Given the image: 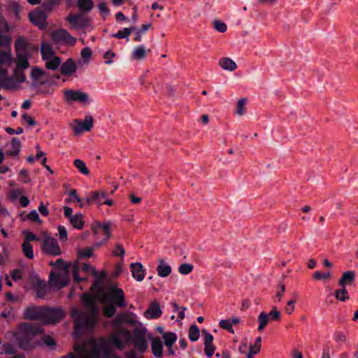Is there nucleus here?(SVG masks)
Returning <instances> with one entry per match:
<instances>
[{
	"instance_id": "1",
	"label": "nucleus",
	"mask_w": 358,
	"mask_h": 358,
	"mask_svg": "<svg viewBox=\"0 0 358 358\" xmlns=\"http://www.w3.org/2000/svg\"><path fill=\"white\" fill-rule=\"evenodd\" d=\"M137 322L136 316L134 313H124L117 315L113 321V327L115 329L110 338L106 340L102 338L98 341L91 339L85 342L82 346L74 345L76 355L70 352L62 358H100L101 356H114L110 350V346L122 349L131 338L130 332L120 327L122 324H128L131 326Z\"/></svg>"
},
{
	"instance_id": "2",
	"label": "nucleus",
	"mask_w": 358,
	"mask_h": 358,
	"mask_svg": "<svg viewBox=\"0 0 358 358\" xmlns=\"http://www.w3.org/2000/svg\"><path fill=\"white\" fill-rule=\"evenodd\" d=\"M82 299L85 306V311L79 313L76 308L71 311V316L75 318L76 336H78L81 331L93 327L98 321L99 308L96 306L94 296L89 294H84L82 296Z\"/></svg>"
},
{
	"instance_id": "3",
	"label": "nucleus",
	"mask_w": 358,
	"mask_h": 358,
	"mask_svg": "<svg viewBox=\"0 0 358 358\" xmlns=\"http://www.w3.org/2000/svg\"><path fill=\"white\" fill-rule=\"evenodd\" d=\"M42 331L43 329L37 324L22 323L19 325L17 331L14 333L15 341L21 349L30 350L35 345L33 341L34 336Z\"/></svg>"
},
{
	"instance_id": "4",
	"label": "nucleus",
	"mask_w": 358,
	"mask_h": 358,
	"mask_svg": "<svg viewBox=\"0 0 358 358\" xmlns=\"http://www.w3.org/2000/svg\"><path fill=\"white\" fill-rule=\"evenodd\" d=\"M16 51V67L13 70V78L18 83L26 81L24 70L29 66V62L27 56L26 43L22 38H19L15 43Z\"/></svg>"
},
{
	"instance_id": "5",
	"label": "nucleus",
	"mask_w": 358,
	"mask_h": 358,
	"mask_svg": "<svg viewBox=\"0 0 358 358\" xmlns=\"http://www.w3.org/2000/svg\"><path fill=\"white\" fill-rule=\"evenodd\" d=\"M50 265L55 266V271L51 272L50 275L51 283L59 289L66 286L69 281L71 264L58 259L55 263H50Z\"/></svg>"
},
{
	"instance_id": "6",
	"label": "nucleus",
	"mask_w": 358,
	"mask_h": 358,
	"mask_svg": "<svg viewBox=\"0 0 358 358\" xmlns=\"http://www.w3.org/2000/svg\"><path fill=\"white\" fill-rule=\"evenodd\" d=\"M98 298L102 303H112L118 307L127 306L123 290L115 285L110 286L106 292H100L98 294Z\"/></svg>"
},
{
	"instance_id": "7",
	"label": "nucleus",
	"mask_w": 358,
	"mask_h": 358,
	"mask_svg": "<svg viewBox=\"0 0 358 358\" xmlns=\"http://www.w3.org/2000/svg\"><path fill=\"white\" fill-rule=\"evenodd\" d=\"M64 97L69 103L78 102L82 106H87L90 103L89 94L80 90H65L64 91Z\"/></svg>"
},
{
	"instance_id": "8",
	"label": "nucleus",
	"mask_w": 358,
	"mask_h": 358,
	"mask_svg": "<svg viewBox=\"0 0 358 358\" xmlns=\"http://www.w3.org/2000/svg\"><path fill=\"white\" fill-rule=\"evenodd\" d=\"M51 41L55 44L73 46L76 38L71 36L65 29H58L50 34Z\"/></svg>"
},
{
	"instance_id": "9",
	"label": "nucleus",
	"mask_w": 358,
	"mask_h": 358,
	"mask_svg": "<svg viewBox=\"0 0 358 358\" xmlns=\"http://www.w3.org/2000/svg\"><path fill=\"white\" fill-rule=\"evenodd\" d=\"M41 241L42 250L43 252L52 256L61 255V249L57 241L54 238L44 232Z\"/></svg>"
},
{
	"instance_id": "10",
	"label": "nucleus",
	"mask_w": 358,
	"mask_h": 358,
	"mask_svg": "<svg viewBox=\"0 0 358 358\" xmlns=\"http://www.w3.org/2000/svg\"><path fill=\"white\" fill-rule=\"evenodd\" d=\"M94 119L91 115L85 116L83 121L80 120H73L70 124L76 136L80 135L85 131H89L93 127Z\"/></svg>"
},
{
	"instance_id": "11",
	"label": "nucleus",
	"mask_w": 358,
	"mask_h": 358,
	"mask_svg": "<svg viewBox=\"0 0 358 358\" xmlns=\"http://www.w3.org/2000/svg\"><path fill=\"white\" fill-rule=\"evenodd\" d=\"M64 317V313L60 309H51L45 308L42 322L45 324L56 323Z\"/></svg>"
},
{
	"instance_id": "12",
	"label": "nucleus",
	"mask_w": 358,
	"mask_h": 358,
	"mask_svg": "<svg viewBox=\"0 0 358 358\" xmlns=\"http://www.w3.org/2000/svg\"><path fill=\"white\" fill-rule=\"evenodd\" d=\"M44 311H45V307L29 306L24 310L23 316L27 320H40L42 322Z\"/></svg>"
},
{
	"instance_id": "13",
	"label": "nucleus",
	"mask_w": 358,
	"mask_h": 358,
	"mask_svg": "<svg viewBox=\"0 0 358 358\" xmlns=\"http://www.w3.org/2000/svg\"><path fill=\"white\" fill-rule=\"evenodd\" d=\"M80 270H82L85 273H92L95 277L98 276V273H97V271H96V269L94 267L91 266L89 264H83L82 267L80 268L78 263L76 262L72 266V269H71L72 273H73V279H74L75 281L79 282V281L83 280V278H80L78 276V273H79Z\"/></svg>"
},
{
	"instance_id": "14",
	"label": "nucleus",
	"mask_w": 358,
	"mask_h": 358,
	"mask_svg": "<svg viewBox=\"0 0 358 358\" xmlns=\"http://www.w3.org/2000/svg\"><path fill=\"white\" fill-rule=\"evenodd\" d=\"M31 77L34 81V85H45L50 82L48 75L42 69L34 67L31 72Z\"/></svg>"
},
{
	"instance_id": "15",
	"label": "nucleus",
	"mask_w": 358,
	"mask_h": 358,
	"mask_svg": "<svg viewBox=\"0 0 358 358\" xmlns=\"http://www.w3.org/2000/svg\"><path fill=\"white\" fill-rule=\"evenodd\" d=\"M29 18L31 22H33L36 26L39 27L41 29H44L46 27V18L47 16L45 13L39 10H36L33 12H31L29 14Z\"/></svg>"
},
{
	"instance_id": "16",
	"label": "nucleus",
	"mask_w": 358,
	"mask_h": 358,
	"mask_svg": "<svg viewBox=\"0 0 358 358\" xmlns=\"http://www.w3.org/2000/svg\"><path fill=\"white\" fill-rule=\"evenodd\" d=\"M67 20L74 29H83L89 26L90 20L83 16L70 15L67 17Z\"/></svg>"
},
{
	"instance_id": "17",
	"label": "nucleus",
	"mask_w": 358,
	"mask_h": 358,
	"mask_svg": "<svg viewBox=\"0 0 358 358\" xmlns=\"http://www.w3.org/2000/svg\"><path fill=\"white\" fill-rule=\"evenodd\" d=\"M218 66L226 71L232 72L237 69L238 65L235 61L228 57H222L218 61Z\"/></svg>"
},
{
	"instance_id": "18",
	"label": "nucleus",
	"mask_w": 358,
	"mask_h": 358,
	"mask_svg": "<svg viewBox=\"0 0 358 358\" xmlns=\"http://www.w3.org/2000/svg\"><path fill=\"white\" fill-rule=\"evenodd\" d=\"M92 230L95 234L103 233L104 236L103 243L106 242L108 239H109V238L110 237L109 223L101 224L100 222H97L95 225L92 227Z\"/></svg>"
},
{
	"instance_id": "19",
	"label": "nucleus",
	"mask_w": 358,
	"mask_h": 358,
	"mask_svg": "<svg viewBox=\"0 0 358 358\" xmlns=\"http://www.w3.org/2000/svg\"><path fill=\"white\" fill-rule=\"evenodd\" d=\"M204 335L205 353L208 357H211L215 352V347L213 345V336L206 330L202 331Z\"/></svg>"
},
{
	"instance_id": "20",
	"label": "nucleus",
	"mask_w": 358,
	"mask_h": 358,
	"mask_svg": "<svg viewBox=\"0 0 358 358\" xmlns=\"http://www.w3.org/2000/svg\"><path fill=\"white\" fill-rule=\"evenodd\" d=\"M162 312L160 306L155 301L152 302L148 309L144 313L148 319H156L161 316Z\"/></svg>"
},
{
	"instance_id": "21",
	"label": "nucleus",
	"mask_w": 358,
	"mask_h": 358,
	"mask_svg": "<svg viewBox=\"0 0 358 358\" xmlns=\"http://www.w3.org/2000/svg\"><path fill=\"white\" fill-rule=\"evenodd\" d=\"M132 277L137 281H142L145 276V271L141 263L131 264Z\"/></svg>"
},
{
	"instance_id": "22",
	"label": "nucleus",
	"mask_w": 358,
	"mask_h": 358,
	"mask_svg": "<svg viewBox=\"0 0 358 358\" xmlns=\"http://www.w3.org/2000/svg\"><path fill=\"white\" fill-rule=\"evenodd\" d=\"M13 62V56L10 48L0 50V65L10 66Z\"/></svg>"
},
{
	"instance_id": "23",
	"label": "nucleus",
	"mask_w": 358,
	"mask_h": 358,
	"mask_svg": "<svg viewBox=\"0 0 358 358\" xmlns=\"http://www.w3.org/2000/svg\"><path fill=\"white\" fill-rule=\"evenodd\" d=\"M77 66L72 59H68L61 66V73L65 76H71L76 71Z\"/></svg>"
},
{
	"instance_id": "24",
	"label": "nucleus",
	"mask_w": 358,
	"mask_h": 358,
	"mask_svg": "<svg viewBox=\"0 0 358 358\" xmlns=\"http://www.w3.org/2000/svg\"><path fill=\"white\" fill-rule=\"evenodd\" d=\"M355 278V273L352 271H348L343 273L338 280V284L341 287H345L348 285H351Z\"/></svg>"
},
{
	"instance_id": "25",
	"label": "nucleus",
	"mask_w": 358,
	"mask_h": 358,
	"mask_svg": "<svg viewBox=\"0 0 358 358\" xmlns=\"http://www.w3.org/2000/svg\"><path fill=\"white\" fill-rule=\"evenodd\" d=\"M162 343L159 338L152 339L151 350L155 357H161L162 356Z\"/></svg>"
},
{
	"instance_id": "26",
	"label": "nucleus",
	"mask_w": 358,
	"mask_h": 358,
	"mask_svg": "<svg viewBox=\"0 0 358 358\" xmlns=\"http://www.w3.org/2000/svg\"><path fill=\"white\" fill-rule=\"evenodd\" d=\"M21 150V143L17 138H13L11 141L10 148L6 153L9 156H17Z\"/></svg>"
},
{
	"instance_id": "27",
	"label": "nucleus",
	"mask_w": 358,
	"mask_h": 358,
	"mask_svg": "<svg viewBox=\"0 0 358 358\" xmlns=\"http://www.w3.org/2000/svg\"><path fill=\"white\" fill-rule=\"evenodd\" d=\"M157 271L160 277L165 278L169 275L171 273V267L164 261L160 260L159 264L157 267Z\"/></svg>"
},
{
	"instance_id": "28",
	"label": "nucleus",
	"mask_w": 358,
	"mask_h": 358,
	"mask_svg": "<svg viewBox=\"0 0 358 358\" xmlns=\"http://www.w3.org/2000/svg\"><path fill=\"white\" fill-rule=\"evenodd\" d=\"M69 221L74 228L78 229H83L84 226L83 215L81 213H77L73 217H71Z\"/></svg>"
},
{
	"instance_id": "29",
	"label": "nucleus",
	"mask_w": 358,
	"mask_h": 358,
	"mask_svg": "<svg viewBox=\"0 0 358 358\" xmlns=\"http://www.w3.org/2000/svg\"><path fill=\"white\" fill-rule=\"evenodd\" d=\"M41 52L43 59H49L54 56V51L50 45L43 43L41 46Z\"/></svg>"
},
{
	"instance_id": "30",
	"label": "nucleus",
	"mask_w": 358,
	"mask_h": 358,
	"mask_svg": "<svg viewBox=\"0 0 358 358\" xmlns=\"http://www.w3.org/2000/svg\"><path fill=\"white\" fill-rule=\"evenodd\" d=\"M146 57V50L145 47L143 45L138 46L136 48H134L132 54H131V58L134 60L140 61L143 60Z\"/></svg>"
},
{
	"instance_id": "31",
	"label": "nucleus",
	"mask_w": 358,
	"mask_h": 358,
	"mask_svg": "<svg viewBox=\"0 0 358 358\" xmlns=\"http://www.w3.org/2000/svg\"><path fill=\"white\" fill-rule=\"evenodd\" d=\"M313 278L316 280L327 282L331 279V274L329 271L322 272L317 271L313 273Z\"/></svg>"
},
{
	"instance_id": "32",
	"label": "nucleus",
	"mask_w": 358,
	"mask_h": 358,
	"mask_svg": "<svg viewBox=\"0 0 358 358\" xmlns=\"http://www.w3.org/2000/svg\"><path fill=\"white\" fill-rule=\"evenodd\" d=\"M136 30V27H131L130 28H124L122 30H120L117 33L112 34V37L117 38H127L129 41V36L130 35L131 31H134Z\"/></svg>"
},
{
	"instance_id": "33",
	"label": "nucleus",
	"mask_w": 358,
	"mask_h": 358,
	"mask_svg": "<svg viewBox=\"0 0 358 358\" xmlns=\"http://www.w3.org/2000/svg\"><path fill=\"white\" fill-rule=\"evenodd\" d=\"M80 55L81 59L79 61V63L87 64L91 59L92 52L89 47H85L81 50Z\"/></svg>"
},
{
	"instance_id": "34",
	"label": "nucleus",
	"mask_w": 358,
	"mask_h": 358,
	"mask_svg": "<svg viewBox=\"0 0 358 358\" xmlns=\"http://www.w3.org/2000/svg\"><path fill=\"white\" fill-rule=\"evenodd\" d=\"M247 103V99L246 98H241L238 100L236 106V111L235 113L238 116H243L245 115V105Z\"/></svg>"
},
{
	"instance_id": "35",
	"label": "nucleus",
	"mask_w": 358,
	"mask_h": 358,
	"mask_svg": "<svg viewBox=\"0 0 358 358\" xmlns=\"http://www.w3.org/2000/svg\"><path fill=\"white\" fill-rule=\"evenodd\" d=\"M258 330L262 331L269 322L268 315L265 312H261L258 316Z\"/></svg>"
},
{
	"instance_id": "36",
	"label": "nucleus",
	"mask_w": 358,
	"mask_h": 358,
	"mask_svg": "<svg viewBox=\"0 0 358 358\" xmlns=\"http://www.w3.org/2000/svg\"><path fill=\"white\" fill-rule=\"evenodd\" d=\"M162 338L164 343L169 348H171L173 343L176 341V335L173 332L164 333Z\"/></svg>"
},
{
	"instance_id": "37",
	"label": "nucleus",
	"mask_w": 358,
	"mask_h": 358,
	"mask_svg": "<svg viewBox=\"0 0 358 358\" xmlns=\"http://www.w3.org/2000/svg\"><path fill=\"white\" fill-rule=\"evenodd\" d=\"M45 66L48 69L55 70L61 64V59L58 57H52L49 59H45Z\"/></svg>"
},
{
	"instance_id": "38",
	"label": "nucleus",
	"mask_w": 358,
	"mask_h": 358,
	"mask_svg": "<svg viewBox=\"0 0 358 358\" xmlns=\"http://www.w3.org/2000/svg\"><path fill=\"white\" fill-rule=\"evenodd\" d=\"M73 164L81 173L85 176L89 175V169H87L85 163L83 160L80 159H76L74 160Z\"/></svg>"
},
{
	"instance_id": "39",
	"label": "nucleus",
	"mask_w": 358,
	"mask_h": 358,
	"mask_svg": "<svg viewBox=\"0 0 358 358\" xmlns=\"http://www.w3.org/2000/svg\"><path fill=\"white\" fill-rule=\"evenodd\" d=\"M341 289H336L334 292V296L337 300L341 301H345V300L349 299V294L344 287H341Z\"/></svg>"
},
{
	"instance_id": "40",
	"label": "nucleus",
	"mask_w": 358,
	"mask_h": 358,
	"mask_svg": "<svg viewBox=\"0 0 358 358\" xmlns=\"http://www.w3.org/2000/svg\"><path fill=\"white\" fill-rule=\"evenodd\" d=\"M200 331L196 325H192L189 330V338L192 341H196L199 338Z\"/></svg>"
},
{
	"instance_id": "41",
	"label": "nucleus",
	"mask_w": 358,
	"mask_h": 358,
	"mask_svg": "<svg viewBox=\"0 0 358 358\" xmlns=\"http://www.w3.org/2000/svg\"><path fill=\"white\" fill-rule=\"evenodd\" d=\"M22 250L25 256L29 259H32L34 257L33 248L30 243L24 241L22 244Z\"/></svg>"
},
{
	"instance_id": "42",
	"label": "nucleus",
	"mask_w": 358,
	"mask_h": 358,
	"mask_svg": "<svg viewBox=\"0 0 358 358\" xmlns=\"http://www.w3.org/2000/svg\"><path fill=\"white\" fill-rule=\"evenodd\" d=\"M8 9L15 15L16 19H19L20 13V6L17 2H15V1L10 2L8 5Z\"/></svg>"
},
{
	"instance_id": "43",
	"label": "nucleus",
	"mask_w": 358,
	"mask_h": 358,
	"mask_svg": "<svg viewBox=\"0 0 358 358\" xmlns=\"http://www.w3.org/2000/svg\"><path fill=\"white\" fill-rule=\"evenodd\" d=\"M106 195L107 192L105 190L96 191L93 192V199L100 206L103 203L101 200L105 199Z\"/></svg>"
},
{
	"instance_id": "44",
	"label": "nucleus",
	"mask_w": 358,
	"mask_h": 358,
	"mask_svg": "<svg viewBox=\"0 0 358 358\" xmlns=\"http://www.w3.org/2000/svg\"><path fill=\"white\" fill-rule=\"evenodd\" d=\"M78 5L81 9L90 11L92 8L94 3L92 0H79Z\"/></svg>"
},
{
	"instance_id": "45",
	"label": "nucleus",
	"mask_w": 358,
	"mask_h": 358,
	"mask_svg": "<svg viewBox=\"0 0 358 358\" xmlns=\"http://www.w3.org/2000/svg\"><path fill=\"white\" fill-rule=\"evenodd\" d=\"M135 347L141 352H145L148 348V344L143 338H138L135 340Z\"/></svg>"
},
{
	"instance_id": "46",
	"label": "nucleus",
	"mask_w": 358,
	"mask_h": 358,
	"mask_svg": "<svg viewBox=\"0 0 358 358\" xmlns=\"http://www.w3.org/2000/svg\"><path fill=\"white\" fill-rule=\"evenodd\" d=\"M193 270V266L190 264L184 263L181 264L178 268V271L182 275H187L190 273Z\"/></svg>"
},
{
	"instance_id": "47",
	"label": "nucleus",
	"mask_w": 358,
	"mask_h": 358,
	"mask_svg": "<svg viewBox=\"0 0 358 358\" xmlns=\"http://www.w3.org/2000/svg\"><path fill=\"white\" fill-rule=\"evenodd\" d=\"M116 311V308L115 305L112 303H108L103 308V315L108 317H112Z\"/></svg>"
},
{
	"instance_id": "48",
	"label": "nucleus",
	"mask_w": 358,
	"mask_h": 358,
	"mask_svg": "<svg viewBox=\"0 0 358 358\" xmlns=\"http://www.w3.org/2000/svg\"><path fill=\"white\" fill-rule=\"evenodd\" d=\"M261 337H257L255 340V344L250 346L249 353L254 355L258 353L261 350Z\"/></svg>"
},
{
	"instance_id": "49",
	"label": "nucleus",
	"mask_w": 358,
	"mask_h": 358,
	"mask_svg": "<svg viewBox=\"0 0 358 358\" xmlns=\"http://www.w3.org/2000/svg\"><path fill=\"white\" fill-rule=\"evenodd\" d=\"M285 292V285L282 283H279L278 285V289L275 293V301H280L282 300V297L283 296Z\"/></svg>"
},
{
	"instance_id": "50",
	"label": "nucleus",
	"mask_w": 358,
	"mask_h": 358,
	"mask_svg": "<svg viewBox=\"0 0 358 358\" xmlns=\"http://www.w3.org/2000/svg\"><path fill=\"white\" fill-rule=\"evenodd\" d=\"M213 26H214V28L217 31L221 32V33H224L227 29V27L226 24L220 20L214 21Z\"/></svg>"
},
{
	"instance_id": "51",
	"label": "nucleus",
	"mask_w": 358,
	"mask_h": 358,
	"mask_svg": "<svg viewBox=\"0 0 358 358\" xmlns=\"http://www.w3.org/2000/svg\"><path fill=\"white\" fill-rule=\"evenodd\" d=\"M92 250L93 248H87L85 249L79 250L78 251V254L79 257L82 258H88L92 256Z\"/></svg>"
},
{
	"instance_id": "52",
	"label": "nucleus",
	"mask_w": 358,
	"mask_h": 358,
	"mask_svg": "<svg viewBox=\"0 0 358 358\" xmlns=\"http://www.w3.org/2000/svg\"><path fill=\"white\" fill-rule=\"evenodd\" d=\"M0 29L3 30L2 29V26L1 24H0ZM10 42H11V39L8 36L0 34V46H2V47L9 46Z\"/></svg>"
},
{
	"instance_id": "53",
	"label": "nucleus",
	"mask_w": 358,
	"mask_h": 358,
	"mask_svg": "<svg viewBox=\"0 0 358 358\" xmlns=\"http://www.w3.org/2000/svg\"><path fill=\"white\" fill-rule=\"evenodd\" d=\"M220 326L222 329L228 330L230 333H234L233 327L229 320H222L220 322Z\"/></svg>"
},
{
	"instance_id": "54",
	"label": "nucleus",
	"mask_w": 358,
	"mask_h": 358,
	"mask_svg": "<svg viewBox=\"0 0 358 358\" xmlns=\"http://www.w3.org/2000/svg\"><path fill=\"white\" fill-rule=\"evenodd\" d=\"M116 55L111 50L106 51L103 55V58L106 59V64H111L113 63L112 59L115 57Z\"/></svg>"
},
{
	"instance_id": "55",
	"label": "nucleus",
	"mask_w": 358,
	"mask_h": 358,
	"mask_svg": "<svg viewBox=\"0 0 358 358\" xmlns=\"http://www.w3.org/2000/svg\"><path fill=\"white\" fill-rule=\"evenodd\" d=\"M268 315V317L272 320H279L280 317V313L276 307H273L271 311Z\"/></svg>"
},
{
	"instance_id": "56",
	"label": "nucleus",
	"mask_w": 358,
	"mask_h": 358,
	"mask_svg": "<svg viewBox=\"0 0 358 358\" xmlns=\"http://www.w3.org/2000/svg\"><path fill=\"white\" fill-rule=\"evenodd\" d=\"M58 235L62 241H66L68 238L67 231L64 226L58 227Z\"/></svg>"
},
{
	"instance_id": "57",
	"label": "nucleus",
	"mask_w": 358,
	"mask_h": 358,
	"mask_svg": "<svg viewBox=\"0 0 358 358\" xmlns=\"http://www.w3.org/2000/svg\"><path fill=\"white\" fill-rule=\"evenodd\" d=\"M27 217L29 220H33L34 222H38L39 224L41 223V220L40 219L38 213H37V211L36 210H33L32 211H31L27 215Z\"/></svg>"
},
{
	"instance_id": "58",
	"label": "nucleus",
	"mask_w": 358,
	"mask_h": 358,
	"mask_svg": "<svg viewBox=\"0 0 358 358\" xmlns=\"http://www.w3.org/2000/svg\"><path fill=\"white\" fill-rule=\"evenodd\" d=\"M334 338L336 341L337 342H346L347 341V336L346 335L341 331L336 332L334 335Z\"/></svg>"
},
{
	"instance_id": "59",
	"label": "nucleus",
	"mask_w": 358,
	"mask_h": 358,
	"mask_svg": "<svg viewBox=\"0 0 358 358\" xmlns=\"http://www.w3.org/2000/svg\"><path fill=\"white\" fill-rule=\"evenodd\" d=\"M113 253L115 256H121L123 257L125 254V250L121 245L117 244L116 245Z\"/></svg>"
},
{
	"instance_id": "60",
	"label": "nucleus",
	"mask_w": 358,
	"mask_h": 358,
	"mask_svg": "<svg viewBox=\"0 0 358 358\" xmlns=\"http://www.w3.org/2000/svg\"><path fill=\"white\" fill-rule=\"evenodd\" d=\"M43 342L46 346L50 348H52L55 345L54 339L48 336H45L43 338Z\"/></svg>"
},
{
	"instance_id": "61",
	"label": "nucleus",
	"mask_w": 358,
	"mask_h": 358,
	"mask_svg": "<svg viewBox=\"0 0 358 358\" xmlns=\"http://www.w3.org/2000/svg\"><path fill=\"white\" fill-rule=\"evenodd\" d=\"M294 304L295 301L294 300H289L287 302V306L285 307V312L288 315H292V313L294 311Z\"/></svg>"
},
{
	"instance_id": "62",
	"label": "nucleus",
	"mask_w": 358,
	"mask_h": 358,
	"mask_svg": "<svg viewBox=\"0 0 358 358\" xmlns=\"http://www.w3.org/2000/svg\"><path fill=\"white\" fill-rule=\"evenodd\" d=\"M98 7L103 15H107L109 13V9L108 8L106 3L100 2L98 5Z\"/></svg>"
},
{
	"instance_id": "63",
	"label": "nucleus",
	"mask_w": 358,
	"mask_h": 358,
	"mask_svg": "<svg viewBox=\"0 0 358 358\" xmlns=\"http://www.w3.org/2000/svg\"><path fill=\"white\" fill-rule=\"evenodd\" d=\"M22 119L26 122L29 126H34L36 124V122L33 120L28 114L24 113L22 115Z\"/></svg>"
},
{
	"instance_id": "64",
	"label": "nucleus",
	"mask_w": 358,
	"mask_h": 358,
	"mask_svg": "<svg viewBox=\"0 0 358 358\" xmlns=\"http://www.w3.org/2000/svg\"><path fill=\"white\" fill-rule=\"evenodd\" d=\"M3 87L6 89H15L16 88V82L13 81L12 79L9 78L6 80V82L3 84Z\"/></svg>"
}]
</instances>
